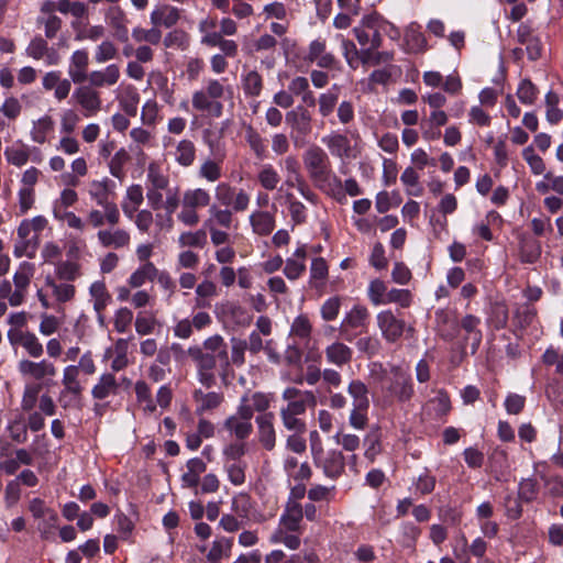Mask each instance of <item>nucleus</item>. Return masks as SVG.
<instances>
[{
  "label": "nucleus",
  "instance_id": "9",
  "mask_svg": "<svg viewBox=\"0 0 563 563\" xmlns=\"http://www.w3.org/2000/svg\"><path fill=\"white\" fill-rule=\"evenodd\" d=\"M286 123L292 131L291 137L295 145H298L300 142L305 143L312 131L311 115L309 111L302 107H297L288 111L286 113Z\"/></svg>",
  "mask_w": 563,
  "mask_h": 563
},
{
  "label": "nucleus",
  "instance_id": "20",
  "mask_svg": "<svg viewBox=\"0 0 563 563\" xmlns=\"http://www.w3.org/2000/svg\"><path fill=\"white\" fill-rule=\"evenodd\" d=\"M97 240L106 249L120 250L130 246L131 234L122 228H107L97 232Z\"/></svg>",
  "mask_w": 563,
  "mask_h": 563
},
{
  "label": "nucleus",
  "instance_id": "53",
  "mask_svg": "<svg viewBox=\"0 0 563 563\" xmlns=\"http://www.w3.org/2000/svg\"><path fill=\"white\" fill-rule=\"evenodd\" d=\"M203 347L208 353H212L218 356L219 361L222 362L223 367H229L230 361L227 351V344L221 335H213L205 340Z\"/></svg>",
  "mask_w": 563,
  "mask_h": 563
},
{
  "label": "nucleus",
  "instance_id": "35",
  "mask_svg": "<svg viewBox=\"0 0 563 563\" xmlns=\"http://www.w3.org/2000/svg\"><path fill=\"white\" fill-rule=\"evenodd\" d=\"M518 41L526 46L529 59L537 60L541 57L542 45L540 38L528 26L522 25L519 27Z\"/></svg>",
  "mask_w": 563,
  "mask_h": 563
},
{
  "label": "nucleus",
  "instance_id": "62",
  "mask_svg": "<svg viewBox=\"0 0 563 563\" xmlns=\"http://www.w3.org/2000/svg\"><path fill=\"white\" fill-rule=\"evenodd\" d=\"M132 37L137 43H150L158 45L162 41V31L154 26L152 29L135 27L132 31Z\"/></svg>",
  "mask_w": 563,
  "mask_h": 563
},
{
  "label": "nucleus",
  "instance_id": "28",
  "mask_svg": "<svg viewBox=\"0 0 563 563\" xmlns=\"http://www.w3.org/2000/svg\"><path fill=\"white\" fill-rule=\"evenodd\" d=\"M170 155L179 166L188 168L195 164L197 158L196 144L188 139L179 140L176 142Z\"/></svg>",
  "mask_w": 563,
  "mask_h": 563
},
{
  "label": "nucleus",
  "instance_id": "11",
  "mask_svg": "<svg viewBox=\"0 0 563 563\" xmlns=\"http://www.w3.org/2000/svg\"><path fill=\"white\" fill-rule=\"evenodd\" d=\"M387 390L400 402L410 400L415 394L410 375L401 367L394 366Z\"/></svg>",
  "mask_w": 563,
  "mask_h": 563
},
{
  "label": "nucleus",
  "instance_id": "34",
  "mask_svg": "<svg viewBox=\"0 0 563 563\" xmlns=\"http://www.w3.org/2000/svg\"><path fill=\"white\" fill-rule=\"evenodd\" d=\"M224 155H218L217 159L206 158L203 159L197 170V175L200 179L208 183H217L222 178V161Z\"/></svg>",
  "mask_w": 563,
  "mask_h": 563
},
{
  "label": "nucleus",
  "instance_id": "33",
  "mask_svg": "<svg viewBox=\"0 0 563 563\" xmlns=\"http://www.w3.org/2000/svg\"><path fill=\"white\" fill-rule=\"evenodd\" d=\"M327 361L338 367L350 364L353 356V351L350 346L343 342H333L325 347Z\"/></svg>",
  "mask_w": 563,
  "mask_h": 563
},
{
  "label": "nucleus",
  "instance_id": "15",
  "mask_svg": "<svg viewBox=\"0 0 563 563\" xmlns=\"http://www.w3.org/2000/svg\"><path fill=\"white\" fill-rule=\"evenodd\" d=\"M257 440L266 451H273L276 446L275 415L273 412L260 413L255 418Z\"/></svg>",
  "mask_w": 563,
  "mask_h": 563
},
{
  "label": "nucleus",
  "instance_id": "29",
  "mask_svg": "<svg viewBox=\"0 0 563 563\" xmlns=\"http://www.w3.org/2000/svg\"><path fill=\"white\" fill-rule=\"evenodd\" d=\"M120 390V384L112 373H103L91 388V396L96 400H104L115 396Z\"/></svg>",
  "mask_w": 563,
  "mask_h": 563
},
{
  "label": "nucleus",
  "instance_id": "37",
  "mask_svg": "<svg viewBox=\"0 0 563 563\" xmlns=\"http://www.w3.org/2000/svg\"><path fill=\"white\" fill-rule=\"evenodd\" d=\"M302 517V506L297 501L289 500L286 505L285 512L280 518V522L288 531H297L299 530Z\"/></svg>",
  "mask_w": 563,
  "mask_h": 563
},
{
  "label": "nucleus",
  "instance_id": "58",
  "mask_svg": "<svg viewBox=\"0 0 563 563\" xmlns=\"http://www.w3.org/2000/svg\"><path fill=\"white\" fill-rule=\"evenodd\" d=\"M218 295V287L216 283L210 279H205L196 287V307L206 308L210 307V298Z\"/></svg>",
  "mask_w": 563,
  "mask_h": 563
},
{
  "label": "nucleus",
  "instance_id": "43",
  "mask_svg": "<svg viewBox=\"0 0 563 563\" xmlns=\"http://www.w3.org/2000/svg\"><path fill=\"white\" fill-rule=\"evenodd\" d=\"M110 180H93L89 187L90 198L100 207H106L112 201L110 200Z\"/></svg>",
  "mask_w": 563,
  "mask_h": 563
},
{
  "label": "nucleus",
  "instance_id": "61",
  "mask_svg": "<svg viewBox=\"0 0 563 563\" xmlns=\"http://www.w3.org/2000/svg\"><path fill=\"white\" fill-rule=\"evenodd\" d=\"M158 321L152 312H139L134 322L135 331L140 335H147L154 332Z\"/></svg>",
  "mask_w": 563,
  "mask_h": 563
},
{
  "label": "nucleus",
  "instance_id": "49",
  "mask_svg": "<svg viewBox=\"0 0 563 563\" xmlns=\"http://www.w3.org/2000/svg\"><path fill=\"white\" fill-rule=\"evenodd\" d=\"M312 333V323L307 314L297 316L290 325V335L308 344Z\"/></svg>",
  "mask_w": 563,
  "mask_h": 563
},
{
  "label": "nucleus",
  "instance_id": "36",
  "mask_svg": "<svg viewBox=\"0 0 563 563\" xmlns=\"http://www.w3.org/2000/svg\"><path fill=\"white\" fill-rule=\"evenodd\" d=\"M55 122L53 118L45 114L37 120L33 121L31 129V139L37 144H44L49 134L54 132Z\"/></svg>",
  "mask_w": 563,
  "mask_h": 563
},
{
  "label": "nucleus",
  "instance_id": "51",
  "mask_svg": "<svg viewBox=\"0 0 563 563\" xmlns=\"http://www.w3.org/2000/svg\"><path fill=\"white\" fill-rule=\"evenodd\" d=\"M47 287L52 289V294L59 303L71 301L76 295V288L68 283H56L51 277L45 280Z\"/></svg>",
  "mask_w": 563,
  "mask_h": 563
},
{
  "label": "nucleus",
  "instance_id": "26",
  "mask_svg": "<svg viewBox=\"0 0 563 563\" xmlns=\"http://www.w3.org/2000/svg\"><path fill=\"white\" fill-rule=\"evenodd\" d=\"M249 222L252 232L262 238L271 235L276 227L275 213L258 209L250 214Z\"/></svg>",
  "mask_w": 563,
  "mask_h": 563
},
{
  "label": "nucleus",
  "instance_id": "19",
  "mask_svg": "<svg viewBox=\"0 0 563 563\" xmlns=\"http://www.w3.org/2000/svg\"><path fill=\"white\" fill-rule=\"evenodd\" d=\"M90 59L86 49H76L71 53L68 64L69 80L76 85H81L88 79V68Z\"/></svg>",
  "mask_w": 563,
  "mask_h": 563
},
{
  "label": "nucleus",
  "instance_id": "3",
  "mask_svg": "<svg viewBox=\"0 0 563 563\" xmlns=\"http://www.w3.org/2000/svg\"><path fill=\"white\" fill-rule=\"evenodd\" d=\"M211 199V194L205 188L186 189L181 196V209L177 213V220L185 227L198 225L200 222L199 210L210 208Z\"/></svg>",
  "mask_w": 563,
  "mask_h": 563
},
{
  "label": "nucleus",
  "instance_id": "42",
  "mask_svg": "<svg viewBox=\"0 0 563 563\" xmlns=\"http://www.w3.org/2000/svg\"><path fill=\"white\" fill-rule=\"evenodd\" d=\"M180 249H203L207 245V231L199 229L196 231H184L177 239Z\"/></svg>",
  "mask_w": 563,
  "mask_h": 563
},
{
  "label": "nucleus",
  "instance_id": "24",
  "mask_svg": "<svg viewBox=\"0 0 563 563\" xmlns=\"http://www.w3.org/2000/svg\"><path fill=\"white\" fill-rule=\"evenodd\" d=\"M35 274V265L30 262H22L13 275L14 299L13 301H24L31 279Z\"/></svg>",
  "mask_w": 563,
  "mask_h": 563
},
{
  "label": "nucleus",
  "instance_id": "6",
  "mask_svg": "<svg viewBox=\"0 0 563 563\" xmlns=\"http://www.w3.org/2000/svg\"><path fill=\"white\" fill-rule=\"evenodd\" d=\"M217 205L223 208H230L235 212H244L249 209L251 197L242 188H236L229 183H220L214 190Z\"/></svg>",
  "mask_w": 563,
  "mask_h": 563
},
{
  "label": "nucleus",
  "instance_id": "56",
  "mask_svg": "<svg viewBox=\"0 0 563 563\" xmlns=\"http://www.w3.org/2000/svg\"><path fill=\"white\" fill-rule=\"evenodd\" d=\"M280 180L282 178L279 173L271 164L263 165L257 173V181L265 190H275L278 187Z\"/></svg>",
  "mask_w": 563,
  "mask_h": 563
},
{
  "label": "nucleus",
  "instance_id": "23",
  "mask_svg": "<svg viewBox=\"0 0 563 563\" xmlns=\"http://www.w3.org/2000/svg\"><path fill=\"white\" fill-rule=\"evenodd\" d=\"M42 87L45 91L54 90V98L57 101H63L70 93L71 81L67 78H62L60 71L51 70L42 77Z\"/></svg>",
  "mask_w": 563,
  "mask_h": 563
},
{
  "label": "nucleus",
  "instance_id": "12",
  "mask_svg": "<svg viewBox=\"0 0 563 563\" xmlns=\"http://www.w3.org/2000/svg\"><path fill=\"white\" fill-rule=\"evenodd\" d=\"M73 99L80 107L84 117L90 118L101 111L100 92L88 85H79L73 93Z\"/></svg>",
  "mask_w": 563,
  "mask_h": 563
},
{
  "label": "nucleus",
  "instance_id": "47",
  "mask_svg": "<svg viewBox=\"0 0 563 563\" xmlns=\"http://www.w3.org/2000/svg\"><path fill=\"white\" fill-rule=\"evenodd\" d=\"M347 394L352 398V407H369L368 388L362 380H351L347 385Z\"/></svg>",
  "mask_w": 563,
  "mask_h": 563
},
{
  "label": "nucleus",
  "instance_id": "10",
  "mask_svg": "<svg viewBox=\"0 0 563 563\" xmlns=\"http://www.w3.org/2000/svg\"><path fill=\"white\" fill-rule=\"evenodd\" d=\"M63 389L59 393L58 401L63 408H67L73 399L81 397L84 387L79 382L78 367L76 365H68L63 369L62 377Z\"/></svg>",
  "mask_w": 563,
  "mask_h": 563
},
{
  "label": "nucleus",
  "instance_id": "17",
  "mask_svg": "<svg viewBox=\"0 0 563 563\" xmlns=\"http://www.w3.org/2000/svg\"><path fill=\"white\" fill-rule=\"evenodd\" d=\"M283 165L287 176H294L297 181V190L299 194L312 205L318 203L317 194L309 187L307 181L300 174V165L296 156L288 155L283 159Z\"/></svg>",
  "mask_w": 563,
  "mask_h": 563
},
{
  "label": "nucleus",
  "instance_id": "18",
  "mask_svg": "<svg viewBox=\"0 0 563 563\" xmlns=\"http://www.w3.org/2000/svg\"><path fill=\"white\" fill-rule=\"evenodd\" d=\"M25 53L35 60L45 58V63L48 66H55L60 60L59 54L53 47L48 46L47 38L40 35L34 36L30 41Z\"/></svg>",
  "mask_w": 563,
  "mask_h": 563
},
{
  "label": "nucleus",
  "instance_id": "45",
  "mask_svg": "<svg viewBox=\"0 0 563 563\" xmlns=\"http://www.w3.org/2000/svg\"><path fill=\"white\" fill-rule=\"evenodd\" d=\"M136 401L142 405L145 413L152 415L156 411V404L152 397L148 384L144 380H137L134 385Z\"/></svg>",
  "mask_w": 563,
  "mask_h": 563
},
{
  "label": "nucleus",
  "instance_id": "40",
  "mask_svg": "<svg viewBox=\"0 0 563 563\" xmlns=\"http://www.w3.org/2000/svg\"><path fill=\"white\" fill-rule=\"evenodd\" d=\"M223 426L231 435H234L239 440L247 439L253 431L251 421L243 420L234 415L228 417Z\"/></svg>",
  "mask_w": 563,
  "mask_h": 563
},
{
  "label": "nucleus",
  "instance_id": "4",
  "mask_svg": "<svg viewBox=\"0 0 563 563\" xmlns=\"http://www.w3.org/2000/svg\"><path fill=\"white\" fill-rule=\"evenodd\" d=\"M21 377L33 385L49 386L57 375L56 365L48 358H21L16 365Z\"/></svg>",
  "mask_w": 563,
  "mask_h": 563
},
{
  "label": "nucleus",
  "instance_id": "32",
  "mask_svg": "<svg viewBox=\"0 0 563 563\" xmlns=\"http://www.w3.org/2000/svg\"><path fill=\"white\" fill-rule=\"evenodd\" d=\"M481 319L473 314H466L462 318L459 329H463L466 332L465 341L471 342L472 354L476 353L482 342V331L478 329Z\"/></svg>",
  "mask_w": 563,
  "mask_h": 563
},
{
  "label": "nucleus",
  "instance_id": "16",
  "mask_svg": "<svg viewBox=\"0 0 563 563\" xmlns=\"http://www.w3.org/2000/svg\"><path fill=\"white\" fill-rule=\"evenodd\" d=\"M322 143L334 157L340 159H350L355 157L351 141L345 133L332 131L322 137Z\"/></svg>",
  "mask_w": 563,
  "mask_h": 563
},
{
  "label": "nucleus",
  "instance_id": "25",
  "mask_svg": "<svg viewBox=\"0 0 563 563\" xmlns=\"http://www.w3.org/2000/svg\"><path fill=\"white\" fill-rule=\"evenodd\" d=\"M121 77L120 67L117 64H110L103 69L92 70L88 74V86L93 89L102 87H112L119 82Z\"/></svg>",
  "mask_w": 563,
  "mask_h": 563
},
{
  "label": "nucleus",
  "instance_id": "55",
  "mask_svg": "<svg viewBox=\"0 0 563 563\" xmlns=\"http://www.w3.org/2000/svg\"><path fill=\"white\" fill-rule=\"evenodd\" d=\"M188 355L196 362L199 371H213L219 360L217 355L203 352L199 346L189 347Z\"/></svg>",
  "mask_w": 563,
  "mask_h": 563
},
{
  "label": "nucleus",
  "instance_id": "2",
  "mask_svg": "<svg viewBox=\"0 0 563 563\" xmlns=\"http://www.w3.org/2000/svg\"><path fill=\"white\" fill-rule=\"evenodd\" d=\"M232 97L233 88L230 85H225L224 80L209 78L201 89L192 93L191 104L198 112L220 118L224 108L223 100Z\"/></svg>",
  "mask_w": 563,
  "mask_h": 563
},
{
  "label": "nucleus",
  "instance_id": "38",
  "mask_svg": "<svg viewBox=\"0 0 563 563\" xmlns=\"http://www.w3.org/2000/svg\"><path fill=\"white\" fill-rule=\"evenodd\" d=\"M405 44L409 53H421L427 47V40L420 31V25L411 23L405 32Z\"/></svg>",
  "mask_w": 563,
  "mask_h": 563
},
{
  "label": "nucleus",
  "instance_id": "7",
  "mask_svg": "<svg viewBox=\"0 0 563 563\" xmlns=\"http://www.w3.org/2000/svg\"><path fill=\"white\" fill-rule=\"evenodd\" d=\"M380 29V18L376 14H369L364 16L352 32L362 47H380L383 44Z\"/></svg>",
  "mask_w": 563,
  "mask_h": 563
},
{
  "label": "nucleus",
  "instance_id": "31",
  "mask_svg": "<svg viewBox=\"0 0 563 563\" xmlns=\"http://www.w3.org/2000/svg\"><path fill=\"white\" fill-rule=\"evenodd\" d=\"M192 399L196 404V412L202 415L220 407L224 401V395L218 391L205 393L201 389H196L192 393Z\"/></svg>",
  "mask_w": 563,
  "mask_h": 563
},
{
  "label": "nucleus",
  "instance_id": "64",
  "mask_svg": "<svg viewBox=\"0 0 563 563\" xmlns=\"http://www.w3.org/2000/svg\"><path fill=\"white\" fill-rule=\"evenodd\" d=\"M336 444L341 445L346 452H355L361 446V439L357 434L340 429L334 435Z\"/></svg>",
  "mask_w": 563,
  "mask_h": 563
},
{
  "label": "nucleus",
  "instance_id": "52",
  "mask_svg": "<svg viewBox=\"0 0 563 563\" xmlns=\"http://www.w3.org/2000/svg\"><path fill=\"white\" fill-rule=\"evenodd\" d=\"M437 319L440 335L446 341L454 340L459 333V322L444 311L439 312Z\"/></svg>",
  "mask_w": 563,
  "mask_h": 563
},
{
  "label": "nucleus",
  "instance_id": "48",
  "mask_svg": "<svg viewBox=\"0 0 563 563\" xmlns=\"http://www.w3.org/2000/svg\"><path fill=\"white\" fill-rule=\"evenodd\" d=\"M487 322L496 330L504 329L508 322V307L504 301L490 303Z\"/></svg>",
  "mask_w": 563,
  "mask_h": 563
},
{
  "label": "nucleus",
  "instance_id": "5",
  "mask_svg": "<svg viewBox=\"0 0 563 563\" xmlns=\"http://www.w3.org/2000/svg\"><path fill=\"white\" fill-rule=\"evenodd\" d=\"M369 310L364 305H354L349 310L339 327L340 335L343 340L352 342L362 333L367 332L369 325Z\"/></svg>",
  "mask_w": 563,
  "mask_h": 563
},
{
  "label": "nucleus",
  "instance_id": "27",
  "mask_svg": "<svg viewBox=\"0 0 563 563\" xmlns=\"http://www.w3.org/2000/svg\"><path fill=\"white\" fill-rule=\"evenodd\" d=\"M234 213L236 212L233 209L223 208L213 203L208 209V218L206 219L203 227H216L224 230H231L234 227Z\"/></svg>",
  "mask_w": 563,
  "mask_h": 563
},
{
  "label": "nucleus",
  "instance_id": "14",
  "mask_svg": "<svg viewBox=\"0 0 563 563\" xmlns=\"http://www.w3.org/2000/svg\"><path fill=\"white\" fill-rule=\"evenodd\" d=\"M313 462L330 478L340 477L345 468V456L342 451L336 449L329 450L328 452L322 451L320 455L313 457Z\"/></svg>",
  "mask_w": 563,
  "mask_h": 563
},
{
  "label": "nucleus",
  "instance_id": "57",
  "mask_svg": "<svg viewBox=\"0 0 563 563\" xmlns=\"http://www.w3.org/2000/svg\"><path fill=\"white\" fill-rule=\"evenodd\" d=\"M263 86V77L257 70H250L242 77V88L246 97H258Z\"/></svg>",
  "mask_w": 563,
  "mask_h": 563
},
{
  "label": "nucleus",
  "instance_id": "30",
  "mask_svg": "<svg viewBox=\"0 0 563 563\" xmlns=\"http://www.w3.org/2000/svg\"><path fill=\"white\" fill-rule=\"evenodd\" d=\"M306 58L321 68H332L336 64L334 55L327 52L325 42L321 40L310 43Z\"/></svg>",
  "mask_w": 563,
  "mask_h": 563
},
{
  "label": "nucleus",
  "instance_id": "41",
  "mask_svg": "<svg viewBox=\"0 0 563 563\" xmlns=\"http://www.w3.org/2000/svg\"><path fill=\"white\" fill-rule=\"evenodd\" d=\"M104 19L108 24L117 32V34L126 35L128 33V19L123 9L119 5H110L104 11Z\"/></svg>",
  "mask_w": 563,
  "mask_h": 563
},
{
  "label": "nucleus",
  "instance_id": "39",
  "mask_svg": "<svg viewBox=\"0 0 563 563\" xmlns=\"http://www.w3.org/2000/svg\"><path fill=\"white\" fill-rule=\"evenodd\" d=\"M157 267L152 262L143 263L128 279L131 288L139 289L146 282L155 280Z\"/></svg>",
  "mask_w": 563,
  "mask_h": 563
},
{
  "label": "nucleus",
  "instance_id": "44",
  "mask_svg": "<svg viewBox=\"0 0 563 563\" xmlns=\"http://www.w3.org/2000/svg\"><path fill=\"white\" fill-rule=\"evenodd\" d=\"M5 430L9 438L14 443L24 444L29 439L27 426L22 415H18L10 420Z\"/></svg>",
  "mask_w": 563,
  "mask_h": 563
},
{
  "label": "nucleus",
  "instance_id": "60",
  "mask_svg": "<svg viewBox=\"0 0 563 563\" xmlns=\"http://www.w3.org/2000/svg\"><path fill=\"white\" fill-rule=\"evenodd\" d=\"M29 510L31 511V514L33 515L34 518H36V519L47 518L48 521H51V526H56V522L58 520V516H57L56 511H54L51 508H47L45 506L44 500H42L41 498H33L30 501Z\"/></svg>",
  "mask_w": 563,
  "mask_h": 563
},
{
  "label": "nucleus",
  "instance_id": "13",
  "mask_svg": "<svg viewBox=\"0 0 563 563\" xmlns=\"http://www.w3.org/2000/svg\"><path fill=\"white\" fill-rule=\"evenodd\" d=\"M8 339L11 345L21 346L29 358H41L44 354V346L34 332L27 330H9Z\"/></svg>",
  "mask_w": 563,
  "mask_h": 563
},
{
  "label": "nucleus",
  "instance_id": "63",
  "mask_svg": "<svg viewBox=\"0 0 563 563\" xmlns=\"http://www.w3.org/2000/svg\"><path fill=\"white\" fill-rule=\"evenodd\" d=\"M56 276L66 282H74L81 276L80 265L75 261H64L56 266Z\"/></svg>",
  "mask_w": 563,
  "mask_h": 563
},
{
  "label": "nucleus",
  "instance_id": "54",
  "mask_svg": "<svg viewBox=\"0 0 563 563\" xmlns=\"http://www.w3.org/2000/svg\"><path fill=\"white\" fill-rule=\"evenodd\" d=\"M131 159L130 154L125 148L118 150L108 163L109 173L117 179L123 180L125 178V165Z\"/></svg>",
  "mask_w": 563,
  "mask_h": 563
},
{
  "label": "nucleus",
  "instance_id": "50",
  "mask_svg": "<svg viewBox=\"0 0 563 563\" xmlns=\"http://www.w3.org/2000/svg\"><path fill=\"white\" fill-rule=\"evenodd\" d=\"M40 245V235L33 234L31 238H18L13 249V255L18 258L26 256L29 258L35 257L36 251Z\"/></svg>",
  "mask_w": 563,
  "mask_h": 563
},
{
  "label": "nucleus",
  "instance_id": "1",
  "mask_svg": "<svg viewBox=\"0 0 563 563\" xmlns=\"http://www.w3.org/2000/svg\"><path fill=\"white\" fill-rule=\"evenodd\" d=\"M302 163L311 183L325 195L338 201L345 202L341 179L333 174L328 153L317 144H311L302 154Z\"/></svg>",
  "mask_w": 563,
  "mask_h": 563
},
{
  "label": "nucleus",
  "instance_id": "21",
  "mask_svg": "<svg viewBox=\"0 0 563 563\" xmlns=\"http://www.w3.org/2000/svg\"><path fill=\"white\" fill-rule=\"evenodd\" d=\"M36 24L43 27L47 40H54L63 27V20L52 10V4L42 2Z\"/></svg>",
  "mask_w": 563,
  "mask_h": 563
},
{
  "label": "nucleus",
  "instance_id": "59",
  "mask_svg": "<svg viewBox=\"0 0 563 563\" xmlns=\"http://www.w3.org/2000/svg\"><path fill=\"white\" fill-rule=\"evenodd\" d=\"M245 141L256 158L262 159L266 156L265 140L252 125L245 129Z\"/></svg>",
  "mask_w": 563,
  "mask_h": 563
},
{
  "label": "nucleus",
  "instance_id": "22",
  "mask_svg": "<svg viewBox=\"0 0 563 563\" xmlns=\"http://www.w3.org/2000/svg\"><path fill=\"white\" fill-rule=\"evenodd\" d=\"M181 18V10L168 3L156 5L151 12L150 20L156 27H174Z\"/></svg>",
  "mask_w": 563,
  "mask_h": 563
},
{
  "label": "nucleus",
  "instance_id": "8",
  "mask_svg": "<svg viewBox=\"0 0 563 563\" xmlns=\"http://www.w3.org/2000/svg\"><path fill=\"white\" fill-rule=\"evenodd\" d=\"M376 321L382 336L388 343L397 342L405 332L413 333V328L407 327L406 321L398 318L391 310L378 312Z\"/></svg>",
  "mask_w": 563,
  "mask_h": 563
},
{
  "label": "nucleus",
  "instance_id": "46",
  "mask_svg": "<svg viewBox=\"0 0 563 563\" xmlns=\"http://www.w3.org/2000/svg\"><path fill=\"white\" fill-rule=\"evenodd\" d=\"M89 294L93 301L95 311L104 310L112 300L104 282L101 280H97L90 285Z\"/></svg>",
  "mask_w": 563,
  "mask_h": 563
}]
</instances>
